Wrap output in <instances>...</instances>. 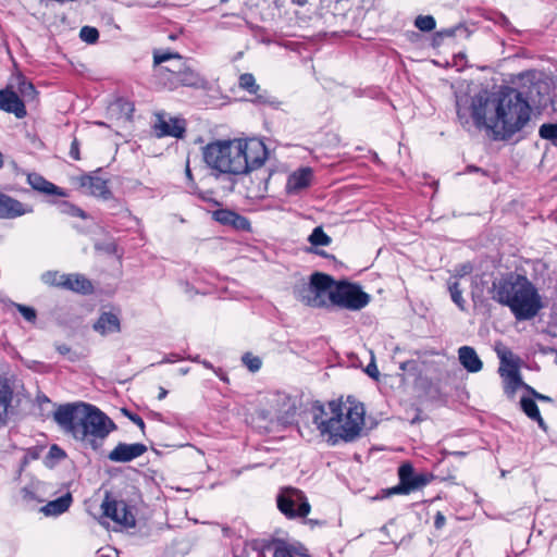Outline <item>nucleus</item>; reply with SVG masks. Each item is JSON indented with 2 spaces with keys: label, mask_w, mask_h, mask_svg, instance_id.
<instances>
[{
  "label": "nucleus",
  "mask_w": 557,
  "mask_h": 557,
  "mask_svg": "<svg viewBox=\"0 0 557 557\" xmlns=\"http://www.w3.org/2000/svg\"><path fill=\"white\" fill-rule=\"evenodd\" d=\"M18 91L25 100H34L36 97V89L29 82H21L18 85Z\"/></svg>",
  "instance_id": "38"
},
{
  "label": "nucleus",
  "mask_w": 557,
  "mask_h": 557,
  "mask_svg": "<svg viewBox=\"0 0 557 557\" xmlns=\"http://www.w3.org/2000/svg\"><path fill=\"white\" fill-rule=\"evenodd\" d=\"M524 387L532 395V397L534 399H537L540 401H547V403L553 401V399L549 396H546L544 394L536 392L533 387H531L529 385H524Z\"/></svg>",
  "instance_id": "45"
},
{
  "label": "nucleus",
  "mask_w": 557,
  "mask_h": 557,
  "mask_svg": "<svg viewBox=\"0 0 557 557\" xmlns=\"http://www.w3.org/2000/svg\"><path fill=\"white\" fill-rule=\"evenodd\" d=\"M66 274H60L55 271H48L41 275V280L45 284L50 286L63 287V281Z\"/></svg>",
  "instance_id": "32"
},
{
  "label": "nucleus",
  "mask_w": 557,
  "mask_h": 557,
  "mask_svg": "<svg viewBox=\"0 0 557 557\" xmlns=\"http://www.w3.org/2000/svg\"><path fill=\"white\" fill-rule=\"evenodd\" d=\"M62 288L76 293L88 294L92 290V285L90 281L82 274H66Z\"/></svg>",
  "instance_id": "21"
},
{
  "label": "nucleus",
  "mask_w": 557,
  "mask_h": 557,
  "mask_svg": "<svg viewBox=\"0 0 557 557\" xmlns=\"http://www.w3.org/2000/svg\"><path fill=\"white\" fill-rule=\"evenodd\" d=\"M191 360H193V361H196V362H201V361L199 360V357L191 358Z\"/></svg>",
  "instance_id": "60"
},
{
  "label": "nucleus",
  "mask_w": 557,
  "mask_h": 557,
  "mask_svg": "<svg viewBox=\"0 0 557 557\" xmlns=\"http://www.w3.org/2000/svg\"><path fill=\"white\" fill-rule=\"evenodd\" d=\"M520 406L522 411L527 414L531 420L539 417L540 410L533 398L522 397L520 400Z\"/></svg>",
  "instance_id": "29"
},
{
  "label": "nucleus",
  "mask_w": 557,
  "mask_h": 557,
  "mask_svg": "<svg viewBox=\"0 0 557 557\" xmlns=\"http://www.w3.org/2000/svg\"><path fill=\"white\" fill-rule=\"evenodd\" d=\"M472 269L473 268L470 263H463L459 265V268L456 269V271L459 276H465L467 274H470L472 272Z\"/></svg>",
  "instance_id": "50"
},
{
  "label": "nucleus",
  "mask_w": 557,
  "mask_h": 557,
  "mask_svg": "<svg viewBox=\"0 0 557 557\" xmlns=\"http://www.w3.org/2000/svg\"><path fill=\"white\" fill-rule=\"evenodd\" d=\"M429 482L430 480L425 474H416L414 480H412L411 492L425 486Z\"/></svg>",
  "instance_id": "43"
},
{
  "label": "nucleus",
  "mask_w": 557,
  "mask_h": 557,
  "mask_svg": "<svg viewBox=\"0 0 557 557\" xmlns=\"http://www.w3.org/2000/svg\"><path fill=\"white\" fill-rule=\"evenodd\" d=\"M539 135L541 138L557 144V123H544L540 126Z\"/></svg>",
  "instance_id": "28"
},
{
  "label": "nucleus",
  "mask_w": 557,
  "mask_h": 557,
  "mask_svg": "<svg viewBox=\"0 0 557 557\" xmlns=\"http://www.w3.org/2000/svg\"><path fill=\"white\" fill-rule=\"evenodd\" d=\"M330 416L324 407L317 403L312 406V419L321 435H327L331 446L339 442L355 441L364 424V408L360 403L347 398L345 403L332 400L329 403Z\"/></svg>",
  "instance_id": "3"
},
{
  "label": "nucleus",
  "mask_w": 557,
  "mask_h": 557,
  "mask_svg": "<svg viewBox=\"0 0 557 557\" xmlns=\"http://www.w3.org/2000/svg\"><path fill=\"white\" fill-rule=\"evenodd\" d=\"M454 32H455L454 29H448V30L445 32V34L448 35V36H453Z\"/></svg>",
  "instance_id": "59"
},
{
  "label": "nucleus",
  "mask_w": 557,
  "mask_h": 557,
  "mask_svg": "<svg viewBox=\"0 0 557 557\" xmlns=\"http://www.w3.org/2000/svg\"><path fill=\"white\" fill-rule=\"evenodd\" d=\"M366 373L373 380L379 381L380 372L373 360L367 366Z\"/></svg>",
  "instance_id": "46"
},
{
  "label": "nucleus",
  "mask_w": 557,
  "mask_h": 557,
  "mask_svg": "<svg viewBox=\"0 0 557 557\" xmlns=\"http://www.w3.org/2000/svg\"><path fill=\"white\" fill-rule=\"evenodd\" d=\"M234 213L232 210L219 209L213 212V219L223 225H230Z\"/></svg>",
  "instance_id": "37"
},
{
  "label": "nucleus",
  "mask_w": 557,
  "mask_h": 557,
  "mask_svg": "<svg viewBox=\"0 0 557 557\" xmlns=\"http://www.w3.org/2000/svg\"><path fill=\"white\" fill-rule=\"evenodd\" d=\"M312 180V171L309 168H302L288 176L286 189L289 194H296L307 188Z\"/></svg>",
  "instance_id": "18"
},
{
  "label": "nucleus",
  "mask_w": 557,
  "mask_h": 557,
  "mask_svg": "<svg viewBox=\"0 0 557 557\" xmlns=\"http://www.w3.org/2000/svg\"><path fill=\"white\" fill-rule=\"evenodd\" d=\"M260 557H265V556L262 554V555H260Z\"/></svg>",
  "instance_id": "61"
},
{
  "label": "nucleus",
  "mask_w": 557,
  "mask_h": 557,
  "mask_svg": "<svg viewBox=\"0 0 557 557\" xmlns=\"http://www.w3.org/2000/svg\"><path fill=\"white\" fill-rule=\"evenodd\" d=\"M240 88L247 90L250 94H257L259 85L256 83L255 76L250 73L242 74L239 77Z\"/></svg>",
  "instance_id": "34"
},
{
  "label": "nucleus",
  "mask_w": 557,
  "mask_h": 557,
  "mask_svg": "<svg viewBox=\"0 0 557 557\" xmlns=\"http://www.w3.org/2000/svg\"><path fill=\"white\" fill-rule=\"evenodd\" d=\"M27 183L32 186L33 189L46 194V195H55L60 197H65L66 194L63 189L54 185L53 183L47 181L44 176L38 173H28L27 174Z\"/></svg>",
  "instance_id": "17"
},
{
  "label": "nucleus",
  "mask_w": 557,
  "mask_h": 557,
  "mask_svg": "<svg viewBox=\"0 0 557 557\" xmlns=\"http://www.w3.org/2000/svg\"><path fill=\"white\" fill-rule=\"evenodd\" d=\"M533 420H534V421H536L537 425H539L543 431H547V424L545 423V421L543 420V418L541 417V414H539V417L534 418Z\"/></svg>",
  "instance_id": "53"
},
{
  "label": "nucleus",
  "mask_w": 557,
  "mask_h": 557,
  "mask_svg": "<svg viewBox=\"0 0 557 557\" xmlns=\"http://www.w3.org/2000/svg\"><path fill=\"white\" fill-rule=\"evenodd\" d=\"M492 299L510 309L517 321L535 318L543 308L534 284L524 275L509 273L492 283Z\"/></svg>",
  "instance_id": "5"
},
{
  "label": "nucleus",
  "mask_w": 557,
  "mask_h": 557,
  "mask_svg": "<svg viewBox=\"0 0 557 557\" xmlns=\"http://www.w3.org/2000/svg\"><path fill=\"white\" fill-rule=\"evenodd\" d=\"M188 371H189V369H188V368H181V369L178 370V373H180L181 375H186V374L188 373Z\"/></svg>",
  "instance_id": "58"
},
{
  "label": "nucleus",
  "mask_w": 557,
  "mask_h": 557,
  "mask_svg": "<svg viewBox=\"0 0 557 557\" xmlns=\"http://www.w3.org/2000/svg\"><path fill=\"white\" fill-rule=\"evenodd\" d=\"M230 226L234 227L237 231H250L251 224L247 218L235 212L232 218Z\"/></svg>",
  "instance_id": "36"
},
{
  "label": "nucleus",
  "mask_w": 557,
  "mask_h": 557,
  "mask_svg": "<svg viewBox=\"0 0 557 557\" xmlns=\"http://www.w3.org/2000/svg\"><path fill=\"white\" fill-rule=\"evenodd\" d=\"M534 78V74L525 73L520 88L475 95L470 103L475 126L490 129L500 140H509L521 132L531 120L532 106L541 104L547 91L546 83Z\"/></svg>",
  "instance_id": "1"
},
{
  "label": "nucleus",
  "mask_w": 557,
  "mask_h": 557,
  "mask_svg": "<svg viewBox=\"0 0 557 557\" xmlns=\"http://www.w3.org/2000/svg\"><path fill=\"white\" fill-rule=\"evenodd\" d=\"M282 403V407L278 409L277 419L283 423H288L295 417L297 412V406L295 399L289 396H282L278 398Z\"/></svg>",
  "instance_id": "25"
},
{
  "label": "nucleus",
  "mask_w": 557,
  "mask_h": 557,
  "mask_svg": "<svg viewBox=\"0 0 557 557\" xmlns=\"http://www.w3.org/2000/svg\"><path fill=\"white\" fill-rule=\"evenodd\" d=\"M308 240L312 246H329L332 242L331 237L323 231L321 226L313 228Z\"/></svg>",
  "instance_id": "26"
},
{
  "label": "nucleus",
  "mask_w": 557,
  "mask_h": 557,
  "mask_svg": "<svg viewBox=\"0 0 557 557\" xmlns=\"http://www.w3.org/2000/svg\"><path fill=\"white\" fill-rule=\"evenodd\" d=\"M14 306L16 307L18 312L23 315V318L26 321H28V322L36 321L37 314H36V311L34 308L25 306V305H20V304H14Z\"/></svg>",
  "instance_id": "40"
},
{
  "label": "nucleus",
  "mask_w": 557,
  "mask_h": 557,
  "mask_svg": "<svg viewBox=\"0 0 557 557\" xmlns=\"http://www.w3.org/2000/svg\"><path fill=\"white\" fill-rule=\"evenodd\" d=\"M79 37L87 44H95L99 38V32L95 27L84 26L81 28Z\"/></svg>",
  "instance_id": "35"
},
{
  "label": "nucleus",
  "mask_w": 557,
  "mask_h": 557,
  "mask_svg": "<svg viewBox=\"0 0 557 557\" xmlns=\"http://www.w3.org/2000/svg\"><path fill=\"white\" fill-rule=\"evenodd\" d=\"M160 136L183 137L185 127L180 120H171L170 122L161 121L157 126Z\"/></svg>",
  "instance_id": "24"
},
{
  "label": "nucleus",
  "mask_w": 557,
  "mask_h": 557,
  "mask_svg": "<svg viewBox=\"0 0 557 557\" xmlns=\"http://www.w3.org/2000/svg\"><path fill=\"white\" fill-rule=\"evenodd\" d=\"M201 364L207 369H213L212 363L207 360H201Z\"/></svg>",
  "instance_id": "57"
},
{
  "label": "nucleus",
  "mask_w": 557,
  "mask_h": 557,
  "mask_svg": "<svg viewBox=\"0 0 557 557\" xmlns=\"http://www.w3.org/2000/svg\"><path fill=\"white\" fill-rule=\"evenodd\" d=\"M48 457L51 459H63L65 457V453L58 445H52L49 449Z\"/></svg>",
  "instance_id": "44"
},
{
  "label": "nucleus",
  "mask_w": 557,
  "mask_h": 557,
  "mask_svg": "<svg viewBox=\"0 0 557 557\" xmlns=\"http://www.w3.org/2000/svg\"><path fill=\"white\" fill-rule=\"evenodd\" d=\"M458 358L461 366L471 373H476L482 370L483 363L479 358L475 349L470 346H461L458 349Z\"/></svg>",
  "instance_id": "19"
},
{
  "label": "nucleus",
  "mask_w": 557,
  "mask_h": 557,
  "mask_svg": "<svg viewBox=\"0 0 557 557\" xmlns=\"http://www.w3.org/2000/svg\"><path fill=\"white\" fill-rule=\"evenodd\" d=\"M240 141L215 140L202 148V160L214 176L222 174L239 175L246 162L242 156Z\"/></svg>",
  "instance_id": "6"
},
{
  "label": "nucleus",
  "mask_w": 557,
  "mask_h": 557,
  "mask_svg": "<svg viewBox=\"0 0 557 557\" xmlns=\"http://www.w3.org/2000/svg\"><path fill=\"white\" fill-rule=\"evenodd\" d=\"M125 413L126 416L135 423L137 424L141 430L145 429V422L144 420L137 416V414H133V413H128L126 410H125Z\"/></svg>",
  "instance_id": "51"
},
{
  "label": "nucleus",
  "mask_w": 557,
  "mask_h": 557,
  "mask_svg": "<svg viewBox=\"0 0 557 557\" xmlns=\"http://www.w3.org/2000/svg\"><path fill=\"white\" fill-rule=\"evenodd\" d=\"M70 156L74 160H79L81 159V156H79V143H78V140L76 138H74L72 144H71Z\"/></svg>",
  "instance_id": "47"
},
{
  "label": "nucleus",
  "mask_w": 557,
  "mask_h": 557,
  "mask_svg": "<svg viewBox=\"0 0 557 557\" xmlns=\"http://www.w3.org/2000/svg\"><path fill=\"white\" fill-rule=\"evenodd\" d=\"M0 109L13 113L17 119H23L26 115L23 100L16 92L9 89L0 90Z\"/></svg>",
  "instance_id": "15"
},
{
  "label": "nucleus",
  "mask_w": 557,
  "mask_h": 557,
  "mask_svg": "<svg viewBox=\"0 0 557 557\" xmlns=\"http://www.w3.org/2000/svg\"><path fill=\"white\" fill-rule=\"evenodd\" d=\"M13 400V389L7 379L0 376V422H4Z\"/></svg>",
  "instance_id": "22"
},
{
  "label": "nucleus",
  "mask_w": 557,
  "mask_h": 557,
  "mask_svg": "<svg viewBox=\"0 0 557 557\" xmlns=\"http://www.w3.org/2000/svg\"><path fill=\"white\" fill-rule=\"evenodd\" d=\"M384 492V496H392V495H396V494H403V495H407V494H410L411 493V490L408 488L405 484H403L400 481H399V484L394 486V487H391V488H387Z\"/></svg>",
  "instance_id": "42"
},
{
  "label": "nucleus",
  "mask_w": 557,
  "mask_h": 557,
  "mask_svg": "<svg viewBox=\"0 0 557 557\" xmlns=\"http://www.w3.org/2000/svg\"><path fill=\"white\" fill-rule=\"evenodd\" d=\"M414 26L421 32H431L435 28L436 22L432 15H419L414 20Z\"/></svg>",
  "instance_id": "33"
},
{
  "label": "nucleus",
  "mask_w": 557,
  "mask_h": 557,
  "mask_svg": "<svg viewBox=\"0 0 557 557\" xmlns=\"http://www.w3.org/2000/svg\"><path fill=\"white\" fill-rule=\"evenodd\" d=\"M57 350L61 355H67V354H70L71 348L67 345H65V344H60V345H57Z\"/></svg>",
  "instance_id": "52"
},
{
  "label": "nucleus",
  "mask_w": 557,
  "mask_h": 557,
  "mask_svg": "<svg viewBox=\"0 0 557 557\" xmlns=\"http://www.w3.org/2000/svg\"><path fill=\"white\" fill-rule=\"evenodd\" d=\"M456 107H457V115H458V119L461 121V122H468L467 120V111L466 109L462 107L461 104V99H457L456 101Z\"/></svg>",
  "instance_id": "48"
},
{
  "label": "nucleus",
  "mask_w": 557,
  "mask_h": 557,
  "mask_svg": "<svg viewBox=\"0 0 557 557\" xmlns=\"http://www.w3.org/2000/svg\"><path fill=\"white\" fill-rule=\"evenodd\" d=\"M58 425L85 447L99 450L108 435L115 429L114 422L101 410L85 403L59 406L53 413Z\"/></svg>",
  "instance_id": "2"
},
{
  "label": "nucleus",
  "mask_w": 557,
  "mask_h": 557,
  "mask_svg": "<svg viewBox=\"0 0 557 557\" xmlns=\"http://www.w3.org/2000/svg\"><path fill=\"white\" fill-rule=\"evenodd\" d=\"M185 174H186V177L188 178L189 182H194V177H193V174H191V170H190L189 161L188 160L186 162Z\"/></svg>",
  "instance_id": "54"
},
{
  "label": "nucleus",
  "mask_w": 557,
  "mask_h": 557,
  "mask_svg": "<svg viewBox=\"0 0 557 557\" xmlns=\"http://www.w3.org/2000/svg\"><path fill=\"white\" fill-rule=\"evenodd\" d=\"M240 141V148L243 150V158L246 162L244 170L240 174H246L250 171L262 166L268 158V150L263 141L259 139H238Z\"/></svg>",
  "instance_id": "9"
},
{
  "label": "nucleus",
  "mask_w": 557,
  "mask_h": 557,
  "mask_svg": "<svg viewBox=\"0 0 557 557\" xmlns=\"http://www.w3.org/2000/svg\"><path fill=\"white\" fill-rule=\"evenodd\" d=\"M498 372L505 381L504 391L508 396H513L520 386L525 385L521 380L517 366L508 363L504 356L502 357V366Z\"/></svg>",
  "instance_id": "13"
},
{
  "label": "nucleus",
  "mask_w": 557,
  "mask_h": 557,
  "mask_svg": "<svg viewBox=\"0 0 557 557\" xmlns=\"http://www.w3.org/2000/svg\"><path fill=\"white\" fill-rule=\"evenodd\" d=\"M33 212V207L0 193V219H15Z\"/></svg>",
  "instance_id": "12"
},
{
  "label": "nucleus",
  "mask_w": 557,
  "mask_h": 557,
  "mask_svg": "<svg viewBox=\"0 0 557 557\" xmlns=\"http://www.w3.org/2000/svg\"><path fill=\"white\" fill-rule=\"evenodd\" d=\"M445 523H446L445 516L441 511H437L435 515V518H434V527L437 530H440L445 525Z\"/></svg>",
  "instance_id": "49"
},
{
  "label": "nucleus",
  "mask_w": 557,
  "mask_h": 557,
  "mask_svg": "<svg viewBox=\"0 0 557 557\" xmlns=\"http://www.w3.org/2000/svg\"><path fill=\"white\" fill-rule=\"evenodd\" d=\"M157 76L169 89L180 86L206 89L208 82L190 64L186 58H177L173 64L157 69Z\"/></svg>",
  "instance_id": "7"
},
{
  "label": "nucleus",
  "mask_w": 557,
  "mask_h": 557,
  "mask_svg": "<svg viewBox=\"0 0 557 557\" xmlns=\"http://www.w3.org/2000/svg\"><path fill=\"white\" fill-rule=\"evenodd\" d=\"M79 185L85 191L95 197L108 200L112 193L108 186V181L97 175H83L79 177Z\"/></svg>",
  "instance_id": "14"
},
{
  "label": "nucleus",
  "mask_w": 557,
  "mask_h": 557,
  "mask_svg": "<svg viewBox=\"0 0 557 557\" xmlns=\"http://www.w3.org/2000/svg\"><path fill=\"white\" fill-rule=\"evenodd\" d=\"M95 331L101 335H108L120 332V320L112 312H103L94 324Z\"/></svg>",
  "instance_id": "20"
},
{
  "label": "nucleus",
  "mask_w": 557,
  "mask_h": 557,
  "mask_svg": "<svg viewBox=\"0 0 557 557\" xmlns=\"http://www.w3.org/2000/svg\"><path fill=\"white\" fill-rule=\"evenodd\" d=\"M166 395H168V391L165 388H163V387H160L158 399L162 400V399H164L166 397Z\"/></svg>",
  "instance_id": "56"
},
{
  "label": "nucleus",
  "mask_w": 557,
  "mask_h": 557,
  "mask_svg": "<svg viewBox=\"0 0 557 557\" xmlns=\"http://www.w3.org/2000/svg\"><path fill=\"white\" fill-rule=\"evenodd\" d=\"M278 510L288 519L304 518L310 512V504L305 494L294 487L283 488L276 497Z\"/></svg>",
  "instance_id": "8"
},
{
  "label": "nucleus",
  "mask_w": 557,
  "mask_h": 557,
  "mask_svg": "<svg viewBox=\"0 0 557 557\" xmlns=\"http://www.w3.org/2000/svg\"><path fill=\"white\" fill-rule=\"evenodd\" d=\"M72 503V495L70 493L49 502L41 508L46 516H58L65 512Z\"/></svg>",
  "instance_id": "23"
},
{
  "label": "nucleus",
  "mask_w": 557,
  "mask_h": 557,
  "mask_svg": "<svg viewBox=\"0 0 557 557\" xmlns=\"http://www.w3.org/2000/svg\"><path fill=\"white\" fill-rule=\"evenodd\" d=\"M269 549L273 557H310L301 544H290L283 540H275Z\"/></svg>",
  "instance_id": "16"
},
{
  "label": "nucleus",
  "mask_w": 557,
  "mask_h": 557,
  "mask_svg": "<svg viewBox=\"0 0 557 557\" xmlns=\"http://www.w3.org/2000/svg\"><path fill=\"white\" fill-rule=\"evenodd\" d=\"M101 509L103 516L112 519L114 522L126 528L135 527V517L123 500H115L107 495L101 504Z\"/></svg>",
  "instance_id": "10"
},
{
  "label": "nucleus",
  "mask_w": 557,
  "mask_h": 557,
  "mask_svg": "<svg viewBox=\"0 0 557 557\" xmlns=\"http://www.w3.org/2000/svg\"><path fill=\"white\" fill-rule=\"evenodd\" d=\"M451 300L458 306L459 309L465 310L466 301L462 297V290L458 282H450L448 284Z\"/></svg>",
  "instance_id": "31"
},
{
  "label": "nucleus",
  "mask_w": 557,
  "mask_h": 557,
  "mask_svg": "<svg viewBox=\"0 0 557 557\" xmlns=\"http://www.w3.org/2000/svg\"><path fill=\"white\" fill-rule=\"evenodd\" d=\"M414 475L413 467L410 463H403L398 469L399 481L410 490Z\"/></svg>",
  "instance_id": "30"
},
{
  "label": "nucleus",
  "mask_w": 557,
  "mask_h": 557,
  "mask_svg": "<svg viewBox=\"0 0 557 557\" xmlns=\"http://www.w3.org/2000/svg\"><path fill=\"white\" fill-rule=\"evenodd\" d=\"M177 58H183L180 53L170 51H154L153 63L159 67L163 66V63L173 64Z\"/></svg>",
  "instance_id": "27"
},
{
  "label": "nucleus",
  "mask_w": 557,
  "mask_h": 557,
  "mask_svg": "<svg viewBox=\"0 0 557 557\" xmlns=\"http://www.w3.org/2000/svg\"><path fill=\"white\" fill-rule=\"evenodd\" d=\"M123 107L126 108V115H127V119H129L131 115H132V112L134 110L133 106L131 103H128V102H124Z\"/></svg>",
  "instance_id": "55"
},
{
  "label": "nucleus",
  "mask_w": 557,
  "mask_h": 557,
  "mask_svg": "<svg viewBox=\"0 0 557 557\" xmlns=\"http://www.w3.org/2000/svg\"><path fill=\"white\" fill-rule=\"evenodd\" d=\"M147 451V446L141 443H119L108 455L113 462H129Z\"/></svg>",
  "instance_id": "11"
},
{
  "label": "nucleus",
  "mask_w": 557,
  "mask_h": 557,
  "mask_svg": "<svg viewBox=\"0 0 557 557\" xmlns=\"http://www.w3.org/2000/svg\"><path fill=\"white\" fill-rule=\"evenodd\" d=\"M298 299L312 307H323L329 301L339 308L360 310L370 302V296L361 288L347 282H335L332 276L324 273H314L308 283L296 287Z\"/></svg>",
  "instance_id": "4"
},
{
  "label": "nucleus",
  "mask_w": 557,
  "mask_h": 557,
  "mask_svg": "<svg viewBox=\"0 0 557 557\" xmlns=\"http://www.w3.org/2000/svg\"><path fill=\"white\" fill-rule=\"evenodd\" d=\"M61 211L65 214L72 215V216H78L82 219H86V213L81 208H78L70 202H63L61 205Z\"/></svg>",
  "instance_id": "39"
},
{
  "label": "nucleus",
  "mask_w": 557,
  "mask_h": 557,
  "mask_svg": "<svg viewBox=\"0 0 557 557\" xmlns=\"http://www.w3.org/2000/svg\"><path fill=\"white\" fill-rule=\"evenodd\" d=\"M243 362L252 372H256L261 368V360L250 354L243 356Z\"/></svg>",
  "instance_id": "41"
}]
</instances>
